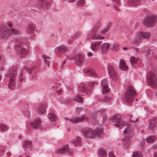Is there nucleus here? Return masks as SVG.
<instances>
[{"label":"nucleus","mask_w":157,"mask_h":157,"mask_svg":"<svg viewBox=\"0 0 157 157\" xmlns=\"http://www.w3.org/2000/svg\"><path fill=\"white\" fill-rule=\"evenodd\" d=\"M21 36V32L18 30L13 28L11 23L1 25L0 27V37L2 38H11L15 39H20Z\"/></svg>","instance_id":"1"},{"label":"nucleus","mask_w":157,"mask_h":157,"mask_svg":"<svg viewBox=\"0 0 157 157\" xmlns=\"http://www.w3.org/2000/svg\"><path fill=\"white\" fill-rule=\"evenodd\" d=\"M17 71L15 69L10 71L6 75V77L9 78L8 86L10 90H13L19 86L17 85L18 82L17 81Z\"/></svg>","instance_id":"2"},{"label":"nucleus","mask_w":157,"mask_h":157,"mask_svg":"<svg viewBox=\"0 0 157 157\" xmlns=\"http://www.w3.org/2000/svg\"><path fill=\"white\" fill-rule=\"evenodd\" d=\"M23 44L21 41L17 42L14 45V48L16 52L21 57L26 56L29 53L28 50L23 48Z\"/></svg>","instance_id":"3"},{"label":"nucleus","mask_w":157,"mask_h":157,"mask_svg":"<svg viewBox=\"0 0 157 157\" xmlns=\"http://www.w3.org/2000/svg\"><path fill=\"white\" fill-rule=\"evenodd\" d=\"M136 95V92L133 86L130 85L127 89L126 93L124 95V98L127 102H132L133 98Z\"/></svg>","instance_id":"4"},{"label":"nucleus","mask_w":157,"mask_h":157,"mask_svg":"<svg viewBox=\"0 0 157 157\" xmlns=\"http://www.w3.org/2000/svg\"><path fill=\"white\" fill-rule=\"evenodd\" d=\"M156 21V17L154 15H152L145 18L143 21V23L147 27H151L154 25Z\"/></svg>","instance_id":"5"},{"label":"nucleus","mask_w":157,"mask_h":157,"mask_svg":"<svg viewBox=\"0 0 157 157\" xmlns=\"http://www.w3.org/2000/svg\"><path fill=\"white\" fill-rule=\"evenodd\" d=\"M121 117L119 114H115L112 117H110V120L116 122L114 125L117 127H121L125 124V123L122 121Z\"/></svg>","instance_id":"6"},{"label":"nucleus","mask_w":157,"mask_h":157,"mask_svg":"<svg viewBox=\"0 0 157 157\" xmlns=\"http://www.w3.org/2000/svg\"><path fill=\"white\" fill-rule=\"evenodd\" d=\"M146 80L151 87H155L157 86L156 78L153 72H150L148 73Z\"/></svg>","instance_id":"7"},{"label":"nucleus","mask_w":157,"mask_h":157,"mask_svg":"<svg viewBox=\"0 0 157 157\" xmlns=\"http://www.w3.org/2000/svg\"><path fill=\"white\" fill-rule=\"evenodd\" d=\"M81 132L84 136L87 138H94V129L90 128L85 127L81 130Z\"/></svg>","instance_id":"8"},{"label":"nucleus","mask_w":157,"mask_h":157,"mask_svg":"<svg viewBox=\"0 0 157 157\" xmlns=\"http://www.w3.org/2000/svg\"><path fill=\"white\" fill-rule=\"evenodd\" d=\"M95 32L94 29H91L86 33V36L88 38H91L93 39H104L105 37L99 34H95Z\"/></svg>","instance_id":"9"},{"label":"nucleus","mask_w":157,"mask_h":157,"mask_svg":"<svg viewBox=\"0 0 157 157\" xmlns=\"http://www.w3.org/2000/svg\"><path fill=\"white\" fill-rule=\"evenodd\" d=\"M41 121L39 117H37L30 123V126L34 129H41L43 127L41 125Z\"/></svg>","instance_id":"10"},{"label":"nucleus","mask_w":157,"mask_h":157,"mask_svg":"<svg viewBox=\"0 0 157 157\" xmlns=\"http://www.w3.org/2000/svg\"><path fill=\"white\" fill-rule=\"evenodd\" d=\"M64 119L66 121H68L74 124H75L84 120L87 121L88 118L85 117V115H82L81 117H74L71 118L65 117Z\"/></svg>","instance_id":"11"},{"label":"nucleus","mask_w":157,"mask_h":157,"mask_svg":"<svg viewBox=\"0 0 157 157\" xmlns=\"http://www.w3.org/2000/svg\"><path fill=\"white\" fill-rule=\"evenodd\" d=\"M50 5V0H37L36 6L38 8L46 9Z\"/></svg>","instance_id":"12"},{"label":"nucleus","mask_w":157,"mask_h":157,"mask_svg":"<svg viewBox=\"0 0 157 157\" xmlns=\"http://www.w3.org/2000/svg\"><path fill=\"white\" fill-rule=\"evenodd\" d=\"M107 71L110 78L113 80H116L117 78V75L114 68L111 66L107 67Z\"/></svg>","instance_id":"13"},{"label":"nucleus","mask_w":157,"mask_h":157,"mask_svg":"<svg viewBox=\"0 0 157 157\" xmlns=\"http://www.w3.org/2000/svg\"><path fill=\"white\" fill-rule=\"evenodd\" d=\"M83 72L85 76L89 75L95 78L98 77V75L92 68H84L83 70Z\"/></svg>","instance_id":"14"},{"label":"nucleus","mask_w":157,"mask_h":157,"mask_svg":"<svg viewBox=\"0 0 157 157\" xmlns=\"http://www.w3.org/2000/svg\"><path fill=\"white\" fill-rule=\"evenodd\" d=\"M23 68L28 73L31 75L32 77L34 80L37 79V76L36 73V69L35 67H32L30 68H29L26 66H24Z\"/></svg>","instance_id":"15"},{"label":"nucleus","mask_w":157,"mask_h":157,"mask_svg":"<svg viewBox=\"0 0 157 157\" xmlns=\"http://www.w3.org/2000/svg\"><path fill=\"white\" fill-rule=\"evenodd\" d=\"M22 147L25 151H31L33 149L31 142L27 140L23 142Z\"/></svg>","instance_id":"16"},{"label":"nucleus","mask_w":157,"mask_h":157,"mask_svg":"<svg viewBox=\"0 0 157 157\" xmlns=\"http://www.w3.org/2000/svg\"><path fill=\"white\" fill-rule=\"evenodd\" d=\"M136 39H141V37L142 36L144 39H148L151 36L150 33L148 32H143L139 31L136 34Z\"/></svg>","instance_id":"17"},{"label":"nucleus","mask_w":157,"mask_h":157,"mask_svg":"<svg viewBox=\"0 0 157 157\" xmlns=\"http://www.w3.org/2000/svg\"><path fill=\"white\" fill-rule=\"evenodd\" d=\"M84 56L80 54L76 55L74 57L75 63L78 66H80L84 62Z\"/></svg>","instance_id":"18"},{"label":"nucleus","mask_w":157,"mask_h":157,"mask_svg":"<svg viewBox=\"0 0 157 157\" xmlns=\"http://www.w3.org/2000/svg\"><path fill=\"white\" fill-rule=\"evenodd\" d=\"M71 152V150L69 147L68 145L67 144L63 146L62 148L57 150L56 152L57 154H61L63 153L67 152L69 154Z\"/></svg>","instance_id":"19"},{"label":"nucleus","mask_w":157,"mask_h":157,"mask_svg":"<svg viewBox=\"0 0 157 157\" xmlns=\"http://www.w3.org/2000/svg\"><path fill=\"white\" fill-rule=\"evenodd\" d=\"M47 107V105L45 104L39 105L36 107V111L39 114H43L46 112Z\"/></svg>","instance_id":"20"},{"label":"nucleus","mask_w":157,"mask_h":157,"mask_svg":"<svg viewBox=\"0 0 157 157\" xmlns=\"http://www.w3.org/2000/svg\"><path fill=\"white\" fill-rule=\"evenodd\" d=\"M80 91L84 92L86 94H89L90 92V88L88 87V86L85 84L82 83L80 84L78 88Z\"/></svg>","instance_id":"21"},{"label":"nucleus","mask_w":157,"mask_h":157,"mask_svg":"<svg viewBox=\"0 0 157 157\" xmlns=\"http://www.w3.org/2000/svg\"><path fill=\"white\" fill-rule=\"evenodd\" d=\"M35 25L34 24L31 23H29L26 28L27 33L29 34L33 33L35 31Z\"/></svg>","instance_id":"22"},{"label":"nucleus","mask_w":157,"mask_h":157,"mask_svg":"<svg viewBox=\"0 0 157 157\" xmlns=\"http://www.w3.org/2000/svg\"><path fill=\"white\" fill-rule=\"evenodd\" d=\"M94 137L97 136L98 137H101L103 136V132L102 128L100 127H97L94 129Z\"/></svg>","instance_id":"23"},{"label":"nucleus","mask_w":157,"mask_h":157,"mask_svg":"<svg viewBox=\"0 0 157 157\" xmlns=\"http://www.w3.org/2000/svg\"><path fill=\"white\" fill-rule=\"evenodd\" d=\"M101 44V41H97L93 42L91 45V50L93 51L98 50L100 48Z\"/></svg>","instance_id":"24"},{"label":"nucleus","mask_w":157,"mask_h":157,"mask_svg":"<svg viewBox=\"0 0 157 157\" xmlns=\"http://www.w3.org/2000/svg\"><path fill=\"white\" fill-rule=\"evenodd\" d=\"M75 146L81 145V139L79 136L75 138L71 142Z\"/></svg>","instance_id":"25"},{"label":"nucleus","mask_w":157,"mask_h":157,"mask_svg":"<svg viewBox=\"0 0 157 157\" xmlns=\"http://www.w3.org/2000/svg\"><path fill=\"white\" fill-rule=\"evenodd\" d=\"M67 50V48L64 45L59 46L56 47L55 49V52H56L64 53Z\"/></svg>","instance_id":"26"},{"label":"nucleus","mask_w":157,"mask_h":157,"mask_svg":"<svg viewBox=\"0 0 157 157\" xmlns=\"http://www.w3.org/2000/svg\"><path fill=\"white\" fill-rule=\"evenodd\" d=\"M98 156L99 157H106L107 152L106 150L103 148H100L98 151Z\"/></svg>","instance_id":"27"},{"label":"nucleus","mask_w":157,"mask_h":157,"mask_svg":"<svg viewBox=\"0 0 157 157\" xmlns=\"http://www.w3.org/2000/svg\"><path fill=\"white\" fill-rule=\"evenodd\" d=\"M119 68L120 69L123 71H127L128 69V66L126 65L124 61L121 59L119 63Z\"/></svg>","instance_id":"28"},{"label":"nucleus","mask_w":157,"mask_h":157,"mask_svg":"<svg viewBox=\"0 0 157 157\" xmlns=\"http://www.w3.org/2000/svg\"><path fill=\"white\" fill-rule=\"evenodd\" d=\"M109 48V44L107 43L103 44L101 47V52L103 54L106 53L108 50Z\"/></svg>","instance_id":"29"},{"label":"nucleus","mask_w":157,"mask_h":157,"mask_svg":"<svg viewBox=\"0 0 157 157\" xmlns=\"http://www.w3.org/2000/svg\"><path fill=\"white\" fill-rule=\"evenodd\" d=\"M128 3L129 5L133 6H137L140 4V2L139 0H128Z\"/></svg>","instance_id":"30"},{"label":"nucleus","mask_w":157,"mask_h":157,"mask_svg":"<svg viewBox=\"0 0 157 157\" xmlns=\"http://www.w3.org/2000/svg\"><path fill=\"white\" fill-rule=\"evenodd\" d=\"M8 129V126L5 123H0V132H6Z\"/></svg>","instance_id":"31"},{"label":"nucleus","mask_w":157,"mask_h":157,"mask_svg":"<svg viewBox=\"0 0 157 157\" xmlns=\"http://www.w3.org/2000/svg\"><path fill=\"white\" fill-rule=\"evenodd\" d=\"M49 119L52 121H56L57 119V117L56 114L53 112L49 113L48 114Z\"/></svg>","instance_id":"32"},{"label":"nucleus","mask_w":157,"mask_h":157,"mask_svg":"<svg viewBox=\"0 0 157 157\" xmlns=\"http://www.w3.org/2000/svg\"><path fill=\"white\" fill-rule=\"evenodd\" d=\"M101 86L102 87V90L103 91H105V88L106 87L107 90L109 89V87L107 83L105 80H103L101 82Z\"/></svg>","instance_id":"33"},{"label":"nucleus","mask_w":157,"mask_h":157,"mask_svg":"<svg viewBox=\"0 0 157 157\" xmlns=\"http://www.w3.org/2000/svg\"><path fill=\"white\" fill-rule=\"evenodd\" d=\"M42 58L44 59L45 63L48 67L50 64V57L45 55H43L42 56Z\"/></svg>","instance_id":"34"},{"label":"nucleus","mask_w":157,"mask_h":157,"mask_svg":"<svg viewBox=\"0 0 157 157\" xmlns=\"http://www.w3.org/2000/svg\"><path fill=\"white\" fill-rule=\"evenodd\" d=\"M156 139V137L154 136H150L146 138V141L149 143H153Z\"/></svg>","instance_id":"35"},{"label":"nucleus","mask_w":157,"mask_h":157,"mask_svg":"<svg viewBox=\"0 0 157 157\" xmlns=\"http://www.w3.org/2000/svg\"><path fill=\"white\" fill-rule=\"evenodd\" d=\"M82 95L77 94L75 95L74 98V100L78 102H82L83 101V98L81 96Z\"/></svg>","instance_id":"36"},{"label":"nucleus","mask_w":157,"mask_h":157,"mask_svg":"<svg viewBox=\"0 0 157 157\" xmlns=\"http://www.w3.org/2000/svg\"><path fill=\"white\" fill-rule=\"evenodd\" d=\"M113 6L115 9L117 10H119V6L120 5L119 0H113Z\"/></svg>","instance_id":"37"},{"label":"nucleus","mask_w":157,"mask_h":157,"mask_svg":"<svg viewBox=\"0 0 157 157\" xmlns=\"http://www.w3.org/2000/svg\"><path fill=\"white\" fill-rule=\"evenodd\" d=\"M85 4V0H78L76 2V5L78 7L83 6Z\"/></svg>","instance_id":"38"},{"label":"nucleus","mask_w":157,"mask_h":157,"mask_svg":"<svg viewBox=\"0 0 157 157\" xmlns=\"http://www.w3.org/2000/svg\"><path fill=\"white\" fill-rule=\"evenodd\" d=\"M143 155L142 153L139 151L134 152L132 155V157H142Z\"/></svg>","instance_id":"39"},{"label":"nucleus","mask_w":157,"mask_h":157,"mask_svg":"<svg viewBox=\"0 0 157 157\" xmlns=\"http://www.w3.org/2000/svg\"><path fill=\"white\" fill-rule=\"evenodd\" d=\"M110 25L109 24L107 25L106 27L102 29L101 31V33L102 35L105 34V33L108 32L110 29Z\"/></svg>","instance_id":"40"},{"label":"nucleus","mask_w":157,"mask_h":157,"mask_svg":"<svg viewBox=\"0 0 157 157\" xmlns=\"http://www.w3.org/2000/svg\"><path fill=\"white\" fill-rule=\"evenodd\" d=\"M101 100L103 102L109 103L111 101V98L110 97L108 96L101 99Z\"/></svg>","instance_id":"41"},{"label":"nucleus","mask_w":157,"mask_h":157,"mask_svg":"<svg viewBox=\"0 0 157 157\" xmlns=\"http://www.w3.org/2000/svg\"><path fill=\"white\" fill-rule=\"evenodd\" d=\"M106 110L105 109H101L99 110H96L95 111V114H101L103 115L105 114Z\"/></svg>","instance_id":"42"},{"label":"nucleus","mask_w":157,"mask_h":157,"mask_svg":"<svg viewBox=\"0 0 157 157\" xmlns=\"http://www.w3.org/2000/svg\"><path fill=\"white\" fill-rule=\"evenodd\" d=\"M137 59L134 57L132 56L130 59V62L132 64H135L137 63Z\"/></svg>","instance_id":"43"},{"label":"nucleus","mask_w":157,"mask_h":157,"mask_svg":"<svg viewBox=\"0 0 157 157\" xmlns=\"http://www.w3.org/2000/svg\"><path fill=\"white\" fill-rule=\"evenodd\" d=\"M100 26V24H94L93 25L91 29H94V31L96 32V31L99 29Z\"/></svg>","instance_id":"44"},{"label":"nucleus","mask_w":157,"mask_h":157,"mask_svg":"<svg viewBox=\"0 0 157 157\" xmlns=\"http://www.w3.org/2000/svg\"><path fill=\"white\" fill-rule=\"evenodd\" d=\"M119 48L118 45L117 43L112 44V48L114 50H117Z\"/></svg>","instance_id":"45"},{"label":"nucleus","mask_w":157,"mask_h":157,"mask_svg":"<svg viewBox=\"0 0 157 157\" xmlns=\"http://www.w3.org/2000/svg\"><path fill=\"white\" fill-rule=\"evenodd\" d=\"M155 124L154 122H150L148 126V128L150 129H153L155 128Z\"/></svg>","instance_id":"46"},{"label":"nucleus","mask_w":157,"mask_h":157,"mask_svg":"<svg viewBox=\"0 0 157 157\" xmlns=\"http://www.w3.org/2000/svg\"><path fill=\"white\" fill-rule=\"evenodd\" d=\"M83 111L82 108H77L75 110V112L76 113L79 114L81 112Z\"/></svg>","instance_id":"47"},{"label":"nucleus","mask_w":157,"mask_h":157,"mask_svg":"<svg viewBox=\"0 0 157 157\" xmlns=\"http://www.w3.org/2000/svg\"><path fill=\"white\" fill-rule=\"evenodd\" d=\"M141 40H135L133 42L134 44L137 46L140 45V44L141 43Z\"/></svg>","instance_id":"48"},{"label":"nucleus","mask_w":157,"mask_h":157,"mask_svg":"<svg viewBox=\"0 0 157 157\" xmlns=\"http://www.w3.org/2000/svg\"><path fill=\"white\" fill-rule=\"evenodd\" d=\"M80 36V33L78 32L75 33L72 36L73 38H78Z\"/></svg>","instance_id":"49"},{"label":"nucleus","mask_w":157,"mask_h":157,"mask_svg":"<svg viewBox=\"0 0 157 157\" xmlns=\"http://www.w3.org/2000/svg\"><path fill=\"white\" fill-rule=\"evenodd\" d=\"M19 81L20 82H22V81H23L24 78L23 75V73H21L19 75Z\"/></svg>","instance_id":"50"},{"label":"nucleus","mask_w":157,"mask_h":157,"mask_svg":"<svg viewBox=\"0 0 157 157\" xmlns=\"http://www.w3.org/2000/svg\"><path fill=\"white\" fill-rule=\"evenodd\" d=\"M108 155L109 157H116L115 155L112 151H111L109 152V153Z\"/></svg>","instance_id":"51"},{"label":"nucleus","mask_w":157,"mask_h":157,"mask_svg":"<svg viewBox=\"0 0 157 157\" xmlns=\"http://www.w3.org/2000/svg\"><path fill=\"white\" fill-rule=\"evenodd\" d=\"M131 117L129 118V119L132 122L135 123L138 121V118H136L135 120H132V119L131 118L132 117V116H131Z\"/></svg>","instance_id":"52"},{"label":"nucleus","mask_w":157,"mask_h":157,"mask_svg":"<svg viewBox=\"0 0 157 157\" xmlns=\"http://www.w3.org/2000/svg\"><path fill=\"white\" fill-rule=\"evenodd\" d=\"M130 127V126H128L125 129H124L123 131V132L125 134L127 133V132L129 130Z\"/></svg>","instance_id":"53"},{"label":"nucleus","mask_w":157,"mask_h":157,"mask_svg":"<svg viewBox=\"0 0 157 157\" xmlns=\"http://www.w3.org/2000/svg\"><path fill=\"white\" fill-rule=\"evenodd\" d=\"M57 92L59 94H61L62 93V90L61 89H59L57 91Z\"/></svg>","instance_id":"54"},{"label":"nucleus","mask_w":157,"mask_h":157,"mask_svg":"<svg viewBox=\"0 0 157 157\" xmlns=\"http://www.w3.org/2000/svg\"><path fill=\"white\" fill-rule=\"evenodd\" d=\"M93 53L91 52H89L87 53V55L88 57H91L93 55Z\"/></svg>","instance_id":"55"},{"label":"nucleus","mask_w":157,"mask_h":157,"mask_svg":"<svg viewBox=\"0 0 157 157\" xmlns=\"http://www.w3.org/2000/svg\"><path fill=\"white\" fill-rule=\"evenodd\" d=\"M105 91H103L102 90V93H106V92H108L109 91V89L107 90H106V87H105Z\"/></svg>","instance_id":"56"},{"label":"nucleus","mask_w":157,"mask_h":157,"mask_svg":"<svg viewBox=\"0 0 157 157\" xmlns=\"http://www.w3.org/2000/svg\"><path fill=\"white\" fill-rule=\"evenodd\" d=\"M153 147L154 149H157V144L153 145Z\"/></svg>","instance_id":"57"},{"label":"nucleus","mask_w":157,"mask_h":157,"mask_svg":"<svg viewBox=\"0 0 157 157\" xmlns=\"http://www.w3.org/2000/svg\"><path fill=\"white\" fill-rule=\"evenodd\" d=\"M136 52H137L139 51V48H133Z\"/></svg>","instance_id":"58"},{"label":"nucleus","mask_w":157,"mask_h":157,"mask_svg":"<svg viewBox=\"0 0 157 157\" xmlns=\"http://www.w3.org/2000/svg\"><path fill=\"white\" fill-rule=\"evenodd\" d=\"M76 0H70L69 1V2L73 3V2H75L76 1Z\"/></svg>","instance_id":"59"},{"label":"nucleus","mask_w":157,"mask_h":157,"mask_svg":"<svg viewBox=\"0 0 157 157\" xmlns=\"http://www.w3.org/2000/svg\"><path fill=\"white\" fill-rule=\"evenodd\" d=\"M106 116H105V115L104 116H103V121H104L105 120H106Z\"/></svg>","instance_id":"60"},{"label":"nucleus","mask_w":157,"mask_h":157,"mask_svg":"<svg viewBox=\"0 0 157 157\" xmlns=\"http://www.w3.org/2000/svg\"><path fill=\"white\" fill-rule=\"evenodd\" d=\"M122 49L126 51L127 50L128 48L127 47L122 48Z\"/></svg>","instance_id":"61"},{"label":"nucleus","mask_w":157,"mask_h":157,"mask_svg":"<svg viewBox=\"0 0 157 157\" xmlns=\"http://www.w3.org/2000/svg\"><path fill=\"white\" fill-rule=\"evenodd\" d=\"M94 85L93 83H91L90 86V87L92 88L93 87Z\"/></svg>","instance_id":"62"},{"label":"nucleus","mask_w":157,"mask_h":157,"mask_svg":"<svg viewBox=\"0 0 157 157\" xmlns=\"http://www.w3.org/2000/svg\"><path fill=\"white\" fill-rule=\"evenodd\" d=\"M27 116H29L30 114V113L29 111H27V113L26 114Z\"/></svg>","instance_id":"63"},{"label":"nucleus","mask_w":157,"mask_h":157,"mask_svg":"<svg viewBox=\"0 0 157 157\" xmlns=\"http://www.w3.org/2000/svg\"><path fill=\"white\" fill-rule=\"evenodd\" d=\"M129 146V144H127V146H126V148H128Z\"/></svg>","instance_id":"64"}]
</instances>
